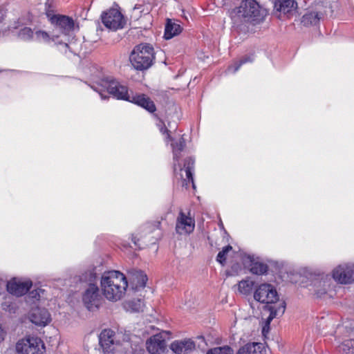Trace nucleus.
I'll list each match as a JSON object with an SVG mask.
<instances>
[{
    "instance_id": "nucleus-9",
    "label": "nucleus",
    "mask_w": 354,
    "mask_h": 354,
    "mask_svg": "<svg viewBox=\"0 0 354 354\" xmlns=\"http://www.w3.org/2000/svg\"><path fill=\"white\" fill-rule=\"evenodd\" d=\"M101 19L106 28L114 31L122 28L126 23L122 14L115 8L103 12Z\"/></svg>"
},
{
    "instance_id": "nucleus-28",
    "label": "nucleus",
    "mask_w": 354,
    "mask_h": 354,
    "mask_svg": "<svg viewBox=\"0 0 354 354\" xmlns=\"http://www.w3.org/2000/svg\"><path fill=\"white\" fill-rule=\"evenodd\" d=\"M17 37L24 41H34V31L29 27H24L19 30Z\"/></svg>"
},
{
    "instance_id": "nucleus-39",
    "label": "nucleus",
    "mask_w": 354,
    "mask_h": 354,
    "mask_svg": "<svg viewBox=\"0 0 354 354\" xmlns=\"http://www.w3.org/2000/svg\"><path fill=\"white\" fill-rule=\"evenodd\" d=\"M91 88H92L94 91H97V93H99V94H100V95L101 96L102 99H106V95H104V91H103L102 89L99 88H97V87H96V86H91Z\"/></svg>"
},
{
    "instance_id": "nucleus-6",
    "label": "nucleus",
    "mask_w": 354,
    "mask_h": 354,
    "mask_svg": "<svg viewBox=\"0 0 354 354\" xmlns=\"http://www.w3.org/2000/svg\"><path fill=\"white\" fill-rule=\"evenodd\" d=\"M82 299L84 305L89 311H93L100 308L102 304L103 297L97 283L88 285L82 293Z\"/></svg>"
},
{
    "instance_id": "nucleus-24",
    "label": "nucleus",
    "mask_w": 354,
    "mask_h": 354,
    "mask_svg": "<svg viewBox=\"0 0 354 354\" xmlns=\"http://www.w3.org/2000/svg\"><path fill=\"white\" fill-rule=\"evenodd\" d=\"M263 346L261 343H248L241 347L236 354H263Z\"/></svg>"
},
{
    "instance_id": "nucleus-12",
    "label": "nucleus",
    "mask_w": 354,
    "mask_h": 354,
    "mask_svg": "<svg viewBox=\"0 0 354 354\" xmlns=\"http://www.w3.org/2000/svg\"><path fill=\"white\" fill-rule=\"evenodd\" d=\"M195 227V221L190 216L180 212L176 220V231L179 234H189Z\"/></svg>"
},
{
    "instance_id": "nucleus-27",
    "label": "nucleus",
    "mask_w": 354,
    "mask_h": 354,
    "mask_svg": "<svg viewBox=\"0 0 354 354\" xmlns=\"http://www.w3.org/2000/svg\"><path fill=\"white\" fill-rule=\"evenodd\" d=\"M185 145H186L185 140L183 137L180 138V139L178 141L171 143V147H172L173 153H174V171H176L177 169L176 162H178V160L180 159V153L181 151H183V149L185 147Z\"/></svg>"
},
{
    "instance_id": "nucleus-35",
    "label": "nucleus",
    "mask_w": 354,
    "mask_h": 354,
    "mask_svg": "<svg viewBox=\"0 0 354 354\" xmlns=\"http://www.w3.org/2000/svg\"><path fill=\"white\" fill-rule=\"evenodd\" d=\"M340 348L345 353L353 352L354 339H348L345 340L340 346Z\"/></svg>"
},
{
    "instance_id": "nucleus-11",
    "label": "nucleus",
    "mask_w": 354,
    "mask_h": 354,
    "mask_svg": "<svg viewBox=\"0 0 354 354\" xmlns=\"http://www.w3.org/2000/svg\"><path fill=\"white\" fill-rule=\"evenodd\" d=\"M164 333L156 334L147 341V349L150 354H165L167 345Z\"/></svg>"
},
{
    "instance_id": "nucleus-17",
    "label": "nucleus",
    "mask_w": 354,
    "mask_h": 354,
    "mask_svg": "<svg viewBox=\"0 0 354 354\" xmlns=\"http://www.w3.org/2000/svg\"><path fill=\"white\" fill-rule=\"evenodd\" d=\"M30 320L38 326H46L50 322V316L46 308H35L30 313Z\"/></svg>"
},
{
    "instance_id": "nucleus-41",
    "label": "nucleus",
    "mask_w": 354,
    "mask_h": 354,
    "mask_svg": "<svg viewBox=\"0 0 354 354\" xmlns=\"http://www.w3.org/2000/svg\"><path fill=\"white\" fill-rule=\"evenodd\" d=\"M160 131L163 134L167 133L168 138H169L170 140L171 139L170 135L169 134V131L167 129L165 124H163V126L160 129Z\"/></svg>"
},
{
    "instance_id": "nucleus-23",
    "label": "nucleus",
    "mask_w": 354,
    "mask_h": 354,
    "mask_svg": "<svg viewBox=\"0 0 354 354\" xmlns=\"http://www.w3.org/2000/svg\"><path fill=\"white\" fill-rule=\"evenodd\" d=\"M322 16L321 12L310 11L303 15L301 22L305 26H316L319 23Z\"/></svg>"
},
{
    "instance_id": "nucleus-16",
    "label": "nucleus",
    "mask_w": 354,
    "mask_h": 354,
    "mask_svg": "<svg viewBox=\"0 0 354 354\" xmlns=\"http://www.w3.org/2000/svg\"><path fill=\"white\" fill-rule=\"evenodd\" d=\"M170 348L176 354H189L195 349V343L191 339L176 340L171 344Z\"/></svg>"
},
{
    "instance_id": "nucleus-1",
    "label": "nucleus",
    "mask_w": 354,
    "mask_h": 354,
    "mask_svg": "<svg viewBox=\"0 0 354 354\" xmlns=\"http://www.w3.org/2000/svg\"><path fill=\"white\" fill-rule=\"evenodd\" d=\"M267 14V10L256 0H242L239 6L230 11V17L234 23H251L253 25L262 22Z\"/></svg>"
},
{
    "instance_id": "nucleus-2",
    "label": "nucleus",
    "mask_w": 354,
    "mask_h": 354,
    "mask_svg": "<svg viewBox=\"0 0 354 354\" xmlns=\"http://www.w3.org/2000/svg\"><path fill=\"white\" fill-rule=\"evenodd\" d=\"M100 283L103 295L111 301L120 300L124 295L128 287L126 277L116 270L104 272L101 277Z\"/></svg>"
},
{
    "instance_id": "nucleus-33",
    "label": "nucleus",
    "mask_w": 354,
    "mask_h": 354,
    "mask_svg": "<svg viewBox=\"0 0 354 354\" xmlns=\"http://www.w3.org/2000/svg\"><path fill=\"white\" fill-rule=\"evenodd\" d=\"M232 250V247L230 245L223 248L222 250L220 251L216 257V261L221 265H224L226 262V257L227 253Z\"/></svg>"
},
{
    "instance_id": "nucleus-4",
    "label": "nucleus",
    "mask_w": 354,
    "mask_h": 354,
    "mask_svg": "<svg viewBox=\"0 0 354 354\" xmlns=\"http://www.w3.org/2000/svg\"><path fill=\"white\" fill-rule=\"evenodd\" d=\"M46 14L55 28L64 36H67L73 30L75 23L72 17L62 15H53V10L48 3L45 4Z\"/></svg>"
},
{
    "instance_id": "nucleus-26",
    "label": "nucleus",
    "mask_w": 354,
    "mask_h": 354,
    "mask_svg": "<svg viewBox=\"0 0 354 354\" xmlns=\"http://www.w3.org/2000/svg\"><path fill=\"white\" fill-rule=\"evenodd\" d=\"M194 163H195V160L192 157H188L185 159L183 167H181V166L180 165H178L179 170L180 171H182L183 170H185V174H186V177L189 181L192 182L194 188L195 187V185L194 183L192 171L194 169Z\"/></svg>"
},
{
    "instance_id": "nucleus-30",
    "label": "nucleus",
    "mask_w": 354,
    "mask_h": 354,
    "mask_svg": "<svg viewBox=\"0 0 354 354\" xmlns=\"http://www.w3.org/2000/svg\"><path fill=\"white\" fill-rule=\"evenodd\" d=\"M254 60V57L252 55H246L243 57H242L239 62H236L234 63L233 66H230L228 68V71L232 72L233 73H235L239 68L244 64H246L248 62H252Z\"/></svg>"
},
{
    "instance_id": "nucleus-44",
    "label": "nucleus",
    "mask_w": 354,
    "mask_h": 354,
    "mask_svg": "<svg viewBox=\"0 0 354 354\" xmlns=\"http://www.w3.org/2000/svg\"><path fill=\"white\" fill-rule=\"evenodd\" d=\"M142 352H143V351L141 350V351H138V353H136L135 354H141Z\"/></svg>"
},
{
    "instance_id": "nucleus-32",
    "label": "nucleus",
    "mask_w": 354,
    "mask_h": 354,
    "mask_svg": "<svg viewBox=\"0 0 354 354\" xmlns=\"http://www.w3.org/2000/svg\"><path fill=\"white\" fill-rule=\"evenodd\" d=\"M234 351L230 346L215 347L207 351L206 354H233Z\"/></svg>"
},
{
    "instance_id": "nucleus-13",
    "label": "nucleus",
    "mask_w": 354,
    "mask_h": 354,
    "mask_svg": "<svg viewBox=\"0 0 354 354\" xmlns=\"http://www.w3.org/2000/svg\"><path fill=\"white\" fill-rule=\"evenodd\" d=\"M265 310L270 312L268 317L266 318L265 325L263 327L262 332L265 333L268 332L270 329V324L272 320L277 316H281L283 315L286 310V302L282 301L277 306L276 305H266L264 307Z\"/></svg>"
},
{
    "instance_id": "nucleus-36",
    "label": "nucleus",
    "mask_w": 354,
    "mask_h": 354,
    "mask_svg": "<svg viewBox=\"0 0 354 354\" xmlns=\"http://www.w3.org/2000/svg\"><path fill=\"white\" fill-rule=\"evenodd\" d=\"M143 301L141 299L132 300L129 302V306L134 312H139L142 310Z\"/></svg>"
},
{
    "instance_id": "nucleus-34",
    "label": "nucleus",
    "mask_w": 354,
    "mask_h": 354,
    "mask_svg": "<svg viewBox=\"0 0 354 354\" xmlns=\"http://www.w3.org/2000/svg\"><path fill=\"white\" fill-rule=\"evenodd\" d=\"M160 226V221H154L153 223H146L143 227V232L145 234L152 233L155 230H159Z\"/></svg>"
},
{
    "instance_id": "nucleus-43",
    "label": "nucleus",
    "mask_w": 354,
    "mask_h": 354,
    "mask_svg": "<svg viewBox=\"0 0 354 354\" xmlns=\"http://www.w3.org/2000/svg\"><path fill=\"white\" fill-rule=\"evenodd\" d=\"M157 241V239H153L150 241V244H155Z\"/></svg>"
},
{
    "instance_id": "nucleus-15",
    "label": "nucleus",
    "mask_w": 354,
    "mask_h": 354,
    "mask_svg": "<svg viewBox=\"0 0 354 354\" xmlns=\"http://www.w3.org/2000/svg\"><path fill=\"white\" fill-rule=\"evenodd\" d=\"M129 102L140 106L149 113H154L156 111L154 102L150 99V97L142 93H131L130 100Z\"/></svg>"
},
{
    "instance_id": "nucleus-25",
    "label": "nucleus",
    "mask_w": 354,
    "mask_h": 354,
    "mask_svg": "<svg viewBox=\"0 0 354 354\" xmlns=\"http://www.w3.org/2000/svg\"><path fill=\"white\" fill-rule=\"evenodd\" d=\"M182 31L181 26L171 19H167L165 25L164 38L170 39L176 35L180 34Z\"/></svg>"
},
{
    "instance_id": "nucleus-37",
    "label": "nucleus",
    "mask_w": 354,
    "mask_h": 354,
    "mask_svg": "<svg viewBox=\"0 0 354 354\" xmlns=\"http://www.w3.org/2000/svg\"><path fill=\"white\" fill-rule=\"evenodd\" d=\"M44 290L41 289L33 290L29 293V297L35 300H39L41 297V293H43Z\"/></svg>"
},
{
    "instance_id": "nucleus-40",
    "label": "nucleus",
    "mask_w": 354,
    "mask_h": 354,
    "mask_svg": "<svg viewBox=\"0 0 354 354\" xmlns=\"http://www.w3.org/2000/svg\"><path fill=\"white\" fill-rule=\"evenodd\" d=\"M131 240L133 241V243H134V245L138 247L139 249H141L142 248V246L141 245V244H140L138 242L140 241V239H138L136 236L134 235H132V238H131Z\"/></svg>"
},
{
    "instance_id": "nucleus-22",
    "label": "nucleus",
    "mask_w": 354,
    "mask_h": 354,
    "mask_svg": "<svg viewBox=\"0 0 354 354\" xmlns=\"http://www.w3.org/2000/svg\"><path fill=\"white\" fill-rule=\"evenodd\" d=\"M297 7V2L295 0H276L274 1V9L283 14L290 13Z\"/></svg>"
},
{
    "instance_id": "nucleus-38",
    "label": "nucleus",
    "mask_w": 354,
    "mask_h": 354,
    "mask_svg": "<svg viewBox=\"0 0 354 354\" xmlns=\"http://www.w3.org/2000/svg\"><path fill=\"white\" fill-rule=\"evenodd\" d=\"M326 286H327L326 285V281H323V288H321V289H317V290H315L316 291V294H317V295L318 297H320L321 295H324V294H325L326 292V290H327V289L326 288Z\"/></svg>"
},
{
    "instance_id": "nucleus-42",
    "label": "nucleus",
    "mask_w": 354,
    "mask_h": 354,
    "mask_svg": "<svg viewBox=\"0 0 354 354\" xmlns=\"http://www.w3.org/2000/svg\"><path fill=\"white\" fill-rule=\"evenodd\" d=\"M5 16V11L0 6V22H1Z\"/></svg>"
},
{
    "instance_id": "nucleus-29",
    "label": "nucleus",
    "mask_w": 354,
    "mask_h": 354,
    "mask_svg": "<svg viewBox=\"0 0 354 354\" xmlns=\"http://www.w3.org/2000/svg\"><path fill=\"white\" fill-rule=\"evenodd\" d=\"M97 276L95 268L85 271L80 277V280L89 284L97 283Z\"/></svg>"
},
{
    "instance_id": "nucleus-19",
    "label": "nucleus",
    "mask_w": 354,
    "mask_h": 354,
    "mask_svg": "<svg viewBox=\"0 0 354 354\" xmlns=\"http://www.w3.org/2000/svg\"><path fill=\"white\" fill-rule=\"evenodd\" d=\"M130 285L132 289L139 290L146 286L147 276L142 270H133L129 272Z\"/></svg>"
},
{
    "instance_id": "nucleus-5",
    "label": "nucleus",
    "mask_w": 354,
    "mask_h": 354,
    "mask_svg": "<svg viewBox=\"0 0 354 354\" xmlns=\"http://www.w3.org/2000/svg\"><path fill=\"white\" fill-rule=\"evenodd\" d=\"M17 354H44L46 348L43 341L37 337L27 336L19 339L15 346Z\"/></svg>"
},
{
    "instance_id": "nucleus-7",
    "label": "nucleus",
    "mask_w": 354,
    "mask_h": 354,
    "mask_svg": "<svg viewBox=\"0 0 354 354\" xmlns=\"http://www.w3.org/2000/svg\"><path fill=\"white\" fill-rule=\"evenodd\" d=\"M101 86L106 88L110 95L118 100H130L131 94L129 93L128 88L113 77H108L102 79Z\"/></svg>"
},
{
    "instance_id": "nucleus-14",
    "label": "nucleus",
    "mask_w": 354,
    "mask_h": 354,
    "mask_svg": "<svg viewBox=\"0 0 354 354\" xmlns=\"http://www.w3.org/2000/svg\"><path fill=\"white\" fill-rule=\"evenodd\" d=\"M114 332L111 329L103 330L99 335V342L104 354H113L114 350Z\"/></svg>"
},
{
    "instance_id": "nucleus-10",
    "label": "nucleus",
    "mask_w": 354,
    "mask_h": 354,
    "mask_svg": "<svg viewBox=\"0 0 354 354\" xmlns=\"http://www.w3.org/2000/svg\"><path fill=\"white\" fill-rule=\"evenodd\" d=\"M333 279L342 284L354 281V264H344L337 267L333 272Z\"/></svg>"
},
{
    "instance_id": "nucleus-31",
    "label": "nucleus",
    "mask_w": 354,
    "mask_h": 354,
    "mask_svg": "<svg viewBox=\"0 0 354 354\" xmlns=\"http://www.w3.org/2000/svg\"><path fill=\"white\" fill-rule=\"evenodd\" d=\"M254 282L251 280H242L238 284L239 291L243 294L248 295L252 290Z\"/></svg>"
},
{
    "instance_id": "nucleus-20",
    "label": "nucleus",
    "mask_w": 354,
    "mask_h": 354,
    "mask_svg": "<svg viewBox=\"0 0 354 354\" xmlns=\"http://www.w3.org/2000/svg\"><path fill=\"white\" fill-rule=\"evenodd\" d=\"M34 41L45 43H50L51 41H53L56 44H64L66 48L68 47V44L66 41H63L62 40L57 41L58 36L56 35H53L52 36H50L47 32L40 30L34 31Z\"/></svg>"
},
{
    "instance_id": "nucleus-3",
    "label": "nucleus",
    "mask_w": 354,
    "mask_h": 354,
    "mask_svg": "<svg viewBox=\"0 0 354 354\" xmlns=\"http://www.w3.org/2000/svg\"><path fill=\"white\" fill-rule=\"evenodd\" d=\"M155 59L154 49L151 45L142 43L136 45L129 55V61L133 68L139 71L149 68Z\"/></svg>"
},
{
    "instance_id": "nucleus-18",
    "label": "nucleus",
    "mask_w": 354,
    "mask_h": 354,
    "mask_svg": "<svg viewBox=\"0 0 354 354\" xmlns=\"http://www.w3.org/2000/svg\"><path fill=\"white\" fill-rule=\"evenodd\" d=\"M32 282L11 281L7 284V290L10 294L19 297L25 295L31 288Z\"/></svg>"
},
{
    "instance_id": "nucleus-8",
    "label": "nucleus",
    "mask_w": 354,
    "mask_h": 354,
    "mask_svg": "<svg viewBox=\"0 0 354 354\" xmlns=\"http://www.w3.org/2000/svg\"><path fill=\"white\" fill-rule=\"evenodd\" d=\"M254 299L259 302L270 305L279 301V295L276 288L272 285L262 283L255 290Z\"/></svg>"
},
{
    "instance_id": "nucleus-21",
    "label": "nucleus",
    "mask_w": 354,
    "mask_h": 354,
    "mask_svg": "<svg viewBox=\"0 0 354 354\" xmlns=\"http://www.w3.org/2000/svg\"><path fill=\"white\" fill-rule=\"evenodd\" d=\"M246 261L250 263V270L252 274L261 275L266 274L268 271V267L266 264L257 261L254 257L248 256Z\"/></svg>"
}]
</instances>
